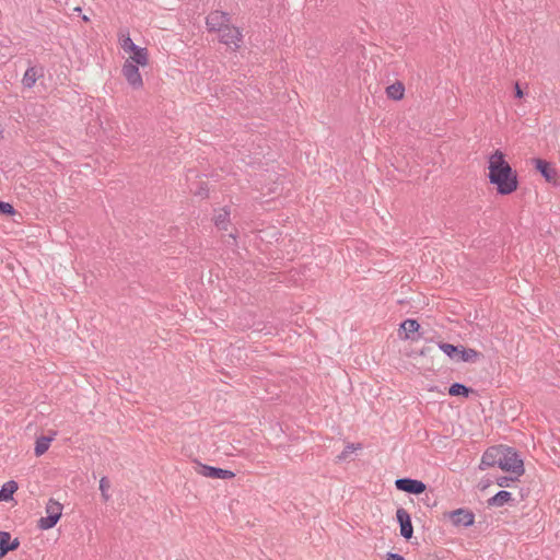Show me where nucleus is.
Instances as JSON below:
<instances>
[{
  "label": "nucleus",
  "instance_id": "obj_1",
  "mask_svg": "<svg viewBox=\"0 0 560 560\" xmlns=\"http://www.w3.org/2000/svg\"><path fill=\"white\" fill-rule=\"evenodd\" d=\"M488 178L492 185L497 186V191L500 195H510L518 187L517 174L505 161L504 153L495 150L488 161Z\"/></svg>",
  "mask_w": 560,
  "mask_h": 560
},
{
  "label": "nucleus",
  "instance_id": "obj_2",
  "mask_svg": "<svg viewBox=\"0 0 560 560\" xmlns=\"http://www.w3.org/2000/svg\"><path fill=\"white\" fill-rule=\"evenodd\" d=\"M439 348L451 359L456 362H466V363H476L478 362L482 354L471 348L465 347H456L451 343L441 342L439 343Z\"/></svg>",
  "mask_w": 560,
  "mask_h": 560
},
{
  "label": "nucleus",
  "instance_id": "obj_3",
  "mask_svg": "<svg viewBox=\"0 0 560 560\" xmlns=\"http://www.w3.org/2000/svg\"><path fill=\"white\" fill-rule=\"evenodd\" d=\"M499 467L508 472H512L516 478L521 477L525 469L524 463L517 453L508 446L502 445L500 452Z\"/></svg>",
  "mask_w": 560,
  "mask_h": 560
},
{
  "label": "nucleus",
  "instance_id": "obj_4",
  "mask_svg": "<svg viewBox=\"0 0 560 560\" xmlns=\"http://www.w3.org/2000/svg\"><path fill=\"white\" fill-rule=\"evenodd\" d=\"M63 506L60 502L49 499L45 506L46 516L38 520V528L47 530L52 528L62 515Z\"/></svg>",
  "mask_w": 560,
  "mask_h": 560
},
{
  "label": "nucleus",
  "instance_id": "obj_5",
  "mask_svg": "<svg viewBox=\"0 0 560 560\" xmlns=\"http://www.w3.org/2000/svg\"><path fill=\"white\" fill-rule=\"evenodd\" d=\"M420 328L416 319H406L400 324L398 336L404 340L418 341L422 336Z\"/></svg>",
  "mask_w": 560,
  "mask_h": 560
},
{
  "label": "nucleus",
  "instance_id": "obj_6",
  "mask_svg": "<svg viewBox=\"0 0 560 560\" xmlns=\"http://www.w3.org/2000/svg\"><path fill=\"white\" fill-rule=\"evenodd\" d=\"M231 18L229 13L223 11H213L206 18V25L209 32H220L230 24Z\"/></svg>",
  "mask_w": 560,
  "mask_h": 560
},
{
  "label": "nucleus",
  "instance_id": "obj_7",
  "mask_svg": "<svg viewBox=\"0 0 560 560\" xmlns=\"http://www.w3.org/2000/svg\"><path fill=\"white\" fill-rule=\"evenodd\" d=\"M196 471L202 477L212 479H232L235 477V474L231 470L217 468L203 464H198Z\"/></svg>",
  "mask_w": 560,
  "mask_h": 560
},
{
  "label": "nucleus",
  "instance_id": "obj_8",
  "mask_svg": "<svg viewBox=\"0 0 560 560\" xmlns=\"http://www.w3.org/2000/svg\"><path fill=\"white\" fill-rule=\"evenodd\" d=\"M455 526H470L474 524L475 515L466 509H457L445 514Z\"/></svg>",
  "mask_w": 560,
  "mask_h": 560
},
{
  "label": "nucleus",
  "instance_id": "obj_9",
  "mask_svg": "<svg viewBox=\"0 0 560 560\" xmlns=\"http://www.w3.org/2000/svg\"><path fill=\"white\" fill-rule=\"evenodd\" d=\"M121 72L127 82L133 89H140L143 85L142 77L139 72L138 66L132 63L130 60L125 62Z\"/></svg>",
  "mask_w": 560,
  "mask_h": 560
},
{
  "label": "nucleus",
  "instance_id": "obj_10",
  "mask_svg": "<svg viewBox=\"0 0 560 560\" xmlns=\"http://www.w3.org/2000/svg\"><path fill=\"white\" fill-rule=\"evenodd\" d=\"M395 486L398 490L412 494H421L427 489L422 481L409 478L397 479Z\"/></svg>",
  "mask_w": 560,
  "mask_h": 560
},
{
  "label": "nucleus",
  "instance_id": "obj_11",
  "mask_svg": "<svg viewBox=\"0 0 560 560\" xmlns=\"http://www.w3.org/2000/svg\"><path fill=\"white\" fill-rule=\"evenodd\" d=\"M220 42L228 46L234 45V49L240 47L242 40V34L237 27L231 26L230 24L223 27L220 32Z\"/></svg>",
  "mask_w": 560,
  "mask_h": 560
},
{
  "label": "nucleus",
  "instance_id": "obj_12",
  "mask_svg": "<svg viewBox=\"0 0 560 560\" xmlns=\"http://www.w3.org/2000/svg\"><path fill=\"white\" fill-rule=\"evenodd\" d=\"M396 518L397 522L399 523L400 535L406 539H410L413 535V527L410 514L405 509L399 508L396 511Z\"/></svg>",
  "mask_w": 560,
  "mask_h": 560
},
{
  "label": "nucleus",
  "instance_id": "obj_13",
  "mask_svg": "<svg viewBox=\"0 0 560 560\" xmlns=\"http://www.w3.org/2000/svg\"><path fill=\"white\" fill-rule=\"evenodd\" d=\"M20 547L18 537H12L9 532H0V559L9 551H14Z\"/></svg>",
  "mask_w": 560,
  "mask_h": 560
},
{
  "label": "nucleus",
  "instance_id": "obj_14",
  "mask_svg": "<svg viewBox=\"0 0 560 560\" xmlns=\"http://www.w3.org/2000/svg\"><path fill=\"white\" fill-rule=\"evenodd\" d=\"M501 446H492L489 447L482 455L481 462H480V469H486L493 466H499V459H500V452Z\"/></svg>",
  "mask_w": 560,
  "mask_h": 560
},
{
  "label": "nucleus",
  "instance_id": "obj_15",
  "mask_svg": "<svg viewBox=\"0 0 560 560\" xmlns=\"http://www.w3.org/2000/svg\"><path fill=\"white\" fill-rule=\"evenodd\" d=\"M534 163H535L536 170L541 174V176L547 182L550 183V182L555 180V178L557 176V172L553 167H551L549 162L541 160V159H534Z\"/></svg>",
  "mask_w": 560,
  "mask_h": 560
},
{
  "label": "nucleus",
  "instance_id": "obj_16",
  "mask_svg": "<svg viewBox=\"0 0 560 560\" xmlns=\"http://www.w3.org/2000/svg\"><path fill=\"white\" fill-rule=\"evenodd\" d=\"M39 77H43L42 68L28 67L22 79L23 86L26 89L33 88Z\"/></svg>",
  "mask_w": 560,
  "mask_h": 560
},
{
  "label": "nucleus",
  "instance_id": "obj_17",
  "mask_svg": "<svg viewBox=\"0 0 560 560\" xmlns=\"http://www.w3.org/2000/svg\"><path fill=\"white\" fill-rule=\"evenodd\" d=\"M19 486L14 480L5 482L0 490V502L13 500V494L18 491Z\"/></svg>",
  "mask_w": 560,
  "mask_h": 560
},
{
  "label": "nucleus",
  "instance_id": "obj_18",
  "mask_svg": "<svg viewBox=\"0 0 560 560\" xmlns=\"http://www.w3.org/2000/svg\"><path fill=\"white\" fill-rule=\"evenodd\" d=\"M132 56H130V61L137 66H147L149 58H148V50L147 48L137 47L135 50L131 51Z\"/></svg>",
  "mask_w": 560,
  "mask_h": 560
},
{
  "label": "nucleus",
  "instance_id": "obj_19",
  "mask_svg": "<svg viewBox=\"0 0 560 560\" xmlns=\"http://www.w3.org/2000/svg\"><path fill=\"white\" fill-rule=\"evenodd\" d=\"M387 96L392 100L399 101L404 97L405 86L401 82H395L386 89Z\"/></svg>",
  "mask_w": 560,
  "mask_h": 560
},
{
  "label": "nucleus",
  "instance_id": "obj_20",
  "mask_svg": "<svg viewBox=\"0 0 560 560\" xmlns=\"http://www.w3.org/2000/svg\"><path fill=\"white\" fill-rule=\"evenodd\" d=\"M51 441H52L51 438L39 436L35 442V448H34L35 455L42 456L43 454H45L48 451Z\"/></svg>",
  "mask_w": 560,
  "mask_h": 560
},
{
  "label": "nucleus",
  "instance_id": "obj_21",
  "mask_svg": "<svg viewBox=\"0 0 560 560\" xmlns=\"http://www.w3.org/2000/svg\"><path fill=\"white\" fill-rule=\"evenodd\" d=\"M512 494L509 491H500L489 500L490 505L502 506L511 501Z\"/></svg>",
  "mask_w": 560,
  "mask_h": 560
},
{
  "label": "nucleus",
  "instance_id": "obj_22",
  "mask_svg": "<svg viewBox=\"0 0 560 560\" xmlns=\"http://www.w3.org/2000/svg\"><path fill=\"white\" fill-rule=\"evenodd\" d=\"M230 212L225 209H222L218 214L214 217V224L219 230H226L228 223H229Z\"/></svg>",
  "mask_w": 560,
  "mask_h": 560
},
{
  "label": "nucleus",
  "instance_id": "obj_23",
  "mask_svg": "<svg viewBox=\"0 0 560 560\" xmlns=\"http://www.w3.org/2000/svg\"><path fill=\"white\" fill-rule=\"evenodd\" d=\"M470 392H471L470 388H468L465 385L459 384V383H455V384L451 385V387L448 388V394L451 396H464V397H467Z\"/></svg>",
  "mask_w": 560,
  "mask_h": 560
},
{
  "label": "nucleus",
  "instance_id": "obj_24",
  "mask_svg": "<svg viewBox=\"0 0 560 560\" xmlns=\"http://www.w3.org/2000/svg\"><path fill=\"white\" fill-rule=\"evenodd\" d=\"M119 42H120V46L121 48L125 50V51H132L135 50L138 46L132 42V39L130 38L129 36V33L126 32H120V38H119Z\"/></svg>",
  "mask_w": 560,
  "mask_h": 560
},
{
  "label": "nucleus",
  "instance_id": "obj_25",
  "mask_svg": "<svg viewBox=\"0 0 560 560\" xmlns=\"http://www.w3.org/2000/svg\"><path fill=\"white\" fill-rule=\"evenodd\" d=\"M362 448L361 444L350 443L345 446L342 452L339 454L338 458L340 460H347L354 452L360 451Z\"/></svg>",
  "mask_w": 560,
  "mask_h": 560
},
{
  "label": "nucleus",
  "instance_id": "obj_26",
  "mask_svg": "<svg viewBox=\"0 0 560 560\" xmlns=\"http://www.w3.org/2000/svg\"><path fill=\"white\" fill-rule=\"evenodd\" d=\"M109 481L103 477L101 480H100V490L102 492V497L104 499V501H108L109 499V495H108V489H109Z\"/></svg>",
  "mask_w": 560,
  "mask_h": 560
},
{
  "label": "nucleus",
  "instance_id": "obj_27",
  "mask_svg": "<svg viewBox=\"0 0 560 560\" xmlns=\"http://www.w3.org/2000/svg\"><path fill=\"white\" fill-rule=\"evenodd\" d=\"M0 213L5 215H12L15 213V210L11 203L0 201Z\"/></svg>",
  "mask_w": 560,
  "mask_h": 560
},
{
  "label": "nucleus",
  "instance_id": "obj_28",
  "mask_svg": "<svg viewBox=\"0 0 560 560\" xmlns=\"http://www.w3.org/2000/svg\"><path fill=\"white\" fill-rule=\"evenodd\" d=\"M511 480H514L513 478H508V477H501L497 480V485L500 486V487H508L509 486V481Z\"/></svg>",
  "mask_w": 560,
  "mask_h": 560
},
{
  "label": "nucleus",
  "instance_id": "obj_29",
  "mask_svg": "<svg viewBox=\"0 0 560 560\" xmlns=\"http://www.w3.org/2000/svg\"><path fill=\"white\" fill-rule=\"evenodd\" d=\"M386 560H406V559L398 553L388 552L386 555Z\"/></svg>",
  "mask_w": 560,
  "mask_h": 560
},
{
  "label": "nucleus",
  "instance_id": "obj_30",
  "mask_svg": "<svg viewBox=\"0 0 560 560\" xmlns=\"http://www.w3.org/2000/svg\"><path fill=\"white\" fill-rule=\"evenodd\" d=\"M514 89H515V97L522 98L524 96V93H523L520 84L515 83Z\"/></svg>",
  "mask_w": 560,
  "mask_h": 560
},
{
  "label": "nucleus",
  "instance_id": "obj_31",
  "mask_svg": "<svg viewBox=\"0 0 560 560\" xmlns=\"http://www.w3.org/2000/svg\"><path fill=\"white\" fill-rule=\"evenodd\" d=\"M427 353V349L425 348H422L420 351H419V354L420 355H424Z\"/></svg>",
  "mask_w": 560,
  "mask_h": 560
},
{
  "label": "nucleus",
  "instance_id": "obj_32",
  "mask_svg": "<svg viewBox=\"0 0 560 560\" xmlns=\"http://www.w3.org/2000/svg\"><path fill=\"white\" fill-rule=\"evenodd\" d=\"M302 310H303L302 307H299V310L294 311V312H295V314H299L300 312H302Z\"/></svg>",
  "mask_w": 560,
  "mask_h": 560
}]
</instances>
